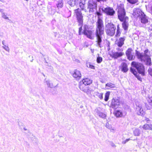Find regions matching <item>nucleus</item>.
<instances>
[{"label":"nucleus","instance_id":"nucleus-1","mask_svg":"<svg viewBox=\"0 0 152 152\" xmlns=\"http://www.w3.org/2000/svg\"><path fill=\"white\" fill-rule=\"evenodd\" d=\"M96 26L95 34L97 46L101 48L102 47L101 43L102 36L104 33V27L103 21L99 17L98 18Z\"/></svg>","mask_w":152,"mask_h":152},{"label":"nucleus","instance_id":"nucleus-2","mask_svg":"<svg viewBox=\"0 0 152 152\" xmlns=\"http://www.w3.org/2000/svg\"><path fill=\"white\" fill-rule=\"evenodd\" d=\"M118 16L119 20L121 21H123L122 23L123 28L124 30H127L129 26V18L125 17L126 12L123 4H120L118 7Z\"/></svg>","mask_w":152,"mask_h":152},{"label":"nucleus","instance_id":"nucleus-3","mask_svg":"<svg viewBox=\"0 0 152 152\" xmlns=\"http://www.w3.org/2000/svg\"><path fill=\"white\" fill-rule=\"evenodd\" d=\"M136 54L137 58L142 62H144L147 65H150L151 64L150 56V52L148 50H145L144 53H140L136 50Z\"/></svg>","mask_w":152,"mask_h":152},{"label":"nucleus","instance_id":"nucleus-4","mask_svg":"<svg viewBox=\"0 0 152 152\" xmlns=\"http://www.w3.org/2000/svg\"><path fill=\"white\" fill-rule=\"evenodd\" d=\"M82 26H81L79 28V34L81 35L83 33L88 38L91 39H93L94 37L92 36V32L89 29L88 26L87 25H85L83 27V32H81L82 30Z\"/></svg>","mask_w":152,"mask_h":152},{"label":"nucleus","instance_id":"nucleus-5","mask_svg":"<svg viewBox=\"0 0 152 152\" xmlns=\"http://www.w3.org/2000/svg\"><path fill=\"white\" fill-rule=\"evenodd\" d=\"M116 27L111 22L108 23L106 25L105 31L107 34L110 36H113L115 32Z\"/></svg>","mask_w":152,"mask_h":152},{"label":"nucleus","instance_id":"nucleus-6","mask_svg":"<svg viewBox=\"0 0 152 152\" xmlns=\"http://www.w3.org/2000/svg\"><path fill=\"white\" fill-rule=\"evenodd\" d=\"M131 65L137 69L139 73L143 75H144V68L143 65L142 64L137 62L133 61Z\"/></svg>","mask_w":152,"mask_h":152},{"label":"nucleus","instance_id":"nucleus-7","mask_svg":"<svg viewBox=\"0 0 152 152\" xmlns=\"http://www.w3.org/2000/svg\"><path fill=\"white\" fill-rule=\"evenodd\" d=\"M75 13L79 23V26L80 27L82 26L83 23V16L80 10L78 8L75 10Z\"/></svg>","mask_w":152,"mask_h":152},{"label":"nucleus","instance_id":"nucleus-8","mask_svg":"<svg viewBox=\"0 0 152 152\" xmlns=\"http://www.w3.org/2000/svg\"><path fill=\"white\" fill-rule=\"evenodd\" d=\"M79 87V88L84 92L89 95L93 92V91L91 88L86 86V85L83 84V83L80 82Z\"/></svg>","mask_w":152,"mask_h":152},{"label":"nucleus","instance_id":"nucleus-9","mask_svg":"<svg viewBox=\"0 0 152 152\" xmlns=\"http://www.w3.org/2000/svg\"><path fill=\"white\" fill-rule=\"evenodd\" d=\"M97 5L94 2L90 1H88L87 6V10L89 13L95 12L96 10Z\"/></svg>","mask_w":152,"mask_h":152},{"label":"nucleus","instance_id":"nucleus-10","mask_svg":"<svg viewBox=\"0 0 152 152\" xmlns=\"http://www.w3.org/2000/svg\"><path fill=\"white\" fill-rule=\"evenodd\" d=\"M103 12H104L107 15L110 16H113L115 14V11L112 7H107L106 8H103L102 9Z\"/></svg>","mask_w":152,"mask_h":152},{"label":"nucleus","instance_id":"nucleus-11","mask_svg":"<svg viewBox=\"0 0 152 152\" xmlns=\"http://www.w3.org/2000/svg\"><path fill=\"white\" fill-rule=\"evenodd\" d=\"M141 24L140 25L143 27H146V24L148 23V21L147 16L145 15L144 13L139 17Z\"/></svg>","mask_w":152,"mask_h":152},{"label":"nucleus","instance_id":"nucleus-12","mask_svg":"<svg viewBox=\"0 0 152 152\" xmlns=\"http://www.w3.org/2000/svg\"><path fill=\"white\" fill-rule=\"evenodd\" d=\"M135 104L136 106V111L137 114L139 115H142L143 113L142 108L143 103L140 102H137Z\"/></svg>","mask_w":152,"mask_h":152},{"label":"nucleus","instance_id":"nucleus-13","mask_svg":"<svg viewBox=\"0 0 152 152\" xmlns=\"http://www.w3.org/2000/svg\"><path fill=\"white\" fill-rule=\"evenodd\" d=\"M134 53L131 48H129L126 52V55L129 60H134L135 58Z\"/></svg>","mask_w":152,"mask_h":152},{"label":"nucleus","instance_id":"nucleus-14","mask_svg":"<svg viewBox=\"0 0 152 152\" xmlns=\"http://www.w3.org/2000/svg\"><path fill=\"white\" fill-rule=\"evenodd\" d=\"M147 102L145 104V107L148 110L152 108V96H149L147 98Z\"/></svg>","mask_w":152,"mask_h":152},{"label":"nucleus","instance_id":"nucleus-15","mask_svg":"<svg viewBox=\"0 0 152 152\" xmlns=\"http://www.w3.org/2000/svg\"><path fill=\"white\" fill-rule=\"evenodd\" d=\"M143 13L140 9L134 8L133 10V12L132 13V15L135 18L140 17V15L143 14Z\"/></svg>","mask_w":152,"mask_h":152},{"label":"nucleus","instance_id":"nucleus-16","mask_svg":"<svg viewBox=\"0 0 152 152\" xmlns=\"http://www.w3.org/2000/svg\"><path fill=\"white\" fill-rule=\"evenodd\" d=\"M121 102L117 99H112L111 104L113 107L116 108L121 104Z\"/></svg>","mask_w":152,"mask_h":152},{"label":"nucleus","instance_id":"nucleus-17","mask_svg":"<svg viewBox=\"0 0 152 152\" xmlns=\"http://www.w3.org/2000/svg\"><path fill=\"white\" fill-rule=\"evenodd\" d=\"M125 40L124 38L121 37L118 39H117L115 42V44L119 47H121L124 44V42Z\"/></svg>","mask_w":152,"mask_h":152},{"label":"nucleus","instance_id":"nucleus-18","mask_svg":"<svg viewBox=\"0 0 152 152\" xmlns=\"http://www.w3.org/2000/svg\"><path fill=\"white\" fill-rule=\"evenodd\" d=\"M121 67L122 71L124 72H126L129 70L127 65L126 63H122L121 65Z\"/></svg>","mask_w":152,"mask_h":152},{"label":"nucleus","instance_id":"nucleus-19","mask_svg":"<svg viewBox=\"0 0 152 152\" xmlns=\"http://www.w3.org/2000/svg\"><path fill=\"white\" fill-rule=\"evenodd\" d=\"M124 53L122 52H115L113 53L111 56L114 58H117L123 56Z\"/></svg>","mask_w":152,"mask_h":152},{"label":"nucleus","instance_id":"nucleus-20","mask_svg":"<svg viewBox=\"0 0 152 152\" xmlns=\"http://www.w3.org/2000/svg\"><path fill=\"white\" fill-rule=\"evenodd\" d=\"M81 73L77 69L75 70L74 73L73 74V77L79 79L81 77Z\"/></svg>","mask_w":152,"mask_h":152},{"label":"nucleus","instance_id":"nucleus-21","mask_svg":"<svg viewBox=\"0 0 152 152\" xmlns=\"http://www.w3.org/2000/svg\"><path fill=\"white\" fill-rule=\"evenodd\" d=\"M81 1L79 3V6L81 8V10L84 11L86 12H88L87 10L85 9V0H81Z\"/></svg>","mask_w":152,"mask_h":152},{"label":"nucleus","instance_id":"nucleus-22","mask_svg":"<svg viewBox=\"0 0 152 152\" xmlns=\"http://www.w3.org/2000/svg\"><path fill=\"white\" fill-rule=\"evenodd\" d=\"M80 82L83 83V84L86 85H88L92 83V80L88 78H86L83 79Z\"/></svg>","mask_w":152,"mask_h":152},{"label":"nucleus","instance_id":"nucleus-23","mask_svg":"<svg viewBox=\"0 0 152 152\" xmlns=\"http://www.w3.org/2000/svg\"><path fill=\"white\" fill-rule=\"evenodd\" d=\"M0 12L1 13L2 18L5 20H10L7 16V13L4 12V9L0 8Z\"/></svg>","mask_w":152,"mask_h":152},{"label":"nucleus","instance_id":"nucleus-24","mask_svg":"<svg viewBox=\"0 0 152 152\" xmlns=\"http://www.w3.org/2000/svg\"><path fill=\"white\" fill-rule=\"evenodd\" d=\"M130 71L139 80H140L141 78L137 76V72L134 68H133L132 67H131L130 69Z\"/></svg>","mask_w":152,"mask_h":152},{"label":"nucleus","instance_id":"nucleus-25","mask_svg":"<svg viewBox=\"0 0 152 152\" xmlns=\"http://www.w3.org/2000/svg\"><path fill=\"white\" fill-rule=\"evenodd\" d=\"M125 114V113H123L120 110H117L115 113V115L117 117H122Z\"/></svg>","mask_w":152,"mask_h":152},{"label":"nucleus","instance_id":"nucleus-26","mask_svg":"<svg viewBox=\"0 0 152 152\" xmlns=\"http://www.w3.org/2000/svg\"><path fill=\"white\" fill-rule=\"evenodd\" d=\"M142 128L143 129L145 130H152V124H145L143 126Z\"/></svg>","mask_w":152,"mask_h":152},{"label":"nucleus","instance_id":"nucleus-27","mask_svg":"<svg viewBox=\"0 0 152 152\" xmlns=\"http://www.w3.org/2000/svg\"><path fill=\"white\" fill-rule=\"evenodd\" d=\"M115 85L111 83H107L105 85V88L106 89H109L110 88H115Z\"/></svg>","mask_w":152,"mask_h":152},{"label":"nucleus","instance_id":"nucleus-28","mask_svg":"<svg viewBox=\"0 0 152 152\" xmlns=\"http://www.w3.org/2000/svg\"><path fill=\"white\" fill-rule=\"evenodd\" d=\"M66 2L71 6H74L75 4V0H66Z\"/></svg>","mask_w":152,"mask_h":152},{"label":"nucleus","instance_id":"nucleus-29","mask_svg":"<svg viewBox=\"0 0 152 152\" xmlns=\"http://www.w3.org/2000/svg\"><path fill=\"white\" fill-rule=\"evenodd\" d=\"M98 115L101 118H104L106 116V115L104 113L97 110L96 112Z\"/></svg>","mask_w":152,"mask_h":152},{"label":"nucleus","instance_id":"nucleus-30","mask_svg":"<svg viewBox=\"0 0 152 152\" xmlns=\"http://www.w3.org/2000/svg\"><path fill=\"white\" fill-rule=\"evenodd\" d=\"M135 136H139L140 133V130L138 129H135L133 132Z\"/></svg>","mask_w":152,"mask_h":152},{"label":"nucleus","instance_id":"nucleus-31","mask_svg":"<svg viewBox=\"0 0 152 152\" xmlns=\"http://www.w3.org/2000/svg\"><path fill=\"white\" fill-rule=\"evenodd\" d=\"M117 28L116 34L115 35V36L117 37L119 36L120 33V28L118 24L117 26Z\"/></svg>","mask_w":152,"mask_h":152},{"label":"nucleus","instance_id":"nucleus-32","mask_svg":"<svg viewBox=\"0 0 152 152\" xmlns=\"http://www.w3.org/2000/svg\"><path fill=\"white\" fill-rule=\"evenodd\" d=\"M110 94V92L109 91L106 93L104 98V100L105 101H107L108 100Z\"/></svg>","mask_w":152,"mask_h":152},{"label":"nucleus","instance_id":"nucleus-33","mask_svg":"<svg viewBox=\"0 0 152 152\" xmlns=\"http://www.w3.org/2000/svg\"><path fill=\"white\" fill-rule=\"evenodd\" d=\"M131 4H134L138 2V0H127Z\"/></svg>","mask_w":152,"mask_h":152},{"label":"nucleus","instance_id":"nucleus-34","mask_svg":"<svg viewBox=\"0 0 152 152\" xmlns=\"http://www.w3.org/2000/svg\"><path fill=\"white\" fill-rule=\"evenodd\" d=\"M46 83L48 87L52 88L53 87V85L52 83H50V81L49 80H46Z\"/></svg>","mask_w":152,"mask_h":152},{"label":"nucleus","instance_id":"nucleus-35","mask_svg":"<svg viewBox=\"0 0 152 152\" xmlns=\"http://www.w3.org/2000/svg\"><path fill=\"white\" fill-rule=\"evenodd\" d=\"M86 65L88 67L91 69H94L95 67L90 62H88L86 63Z\"/></svg>","mask_w":152,"mask_h":152},{"label":"nucleus","instance_id":"nucleus-36","mask_svg":"<svg viewBox=\"0 0 152 152\" xmlns=\"http://www.w3.org/2000/svg\"><path fill=\"white\" fill-rule=\"evenodd\" d=\"M63 5V1L62 0H61L59 1L57 6L58 8H61Z\"/></svg>","mask_w":152,"mask_h":152},{"label":"nucleus","instance_id":"nucleus-37","mask_svg":"<svg viewBox=\"0 0 152 152\" xmlns=\"http://www.w3.org/2000/svg\"><path fill=\"white\" fill-rule=\"evenodd\" d=\"M103 95L102 93H99L97 92L96 93V96L100 99H102L103 98Z\"/></svg>","mask_w":152,"mask_h":152},{"label":"nucleus","instance_id":"nucleus-38","mask_svg":"<svg viewBox=\"0 0 152 152\" xmlns=\"http://www.w3.org/2000/svg\"><path fill=\"white\" fill-rule=\"evenodd\" d=\"M102 61V58L101 57L98 56L97 57L96 59L97 62L98 63H101Z\"/></svg>","mask_w":152,"mask_h":152},{"label":"nucleus","instance_id":"nucleus-39","mask_svg":"<svg viewBox=\"0 0 152 152\" xmlns=\"http://www.w3.org/2000/svg\"><path fill=\"white\" fill-rule=\"evenodd\" d=\"M2 47L5 50L8 52H9L10 48H9L8 46L5 45L2 46Z\"/></svg>","mask_w":152,"mask_h":152},{"label":"nucleus","instance_id":"nucleus-40","mask_svg":"<svg viewBox=\"0 0 152 152\" xmlns=\"http://www.w3.org/2000/svg\"><path fill=\"white\" fill-rule=\"evenodd\" d=\"M148 71L149 74L152 77V69L149 68Z\"/></svg>","mask_w":152,"mask_h":152},{"label":"nucleus","instance_id":"nucleus-41","mask_svg":"<svg viewBox=\"0 0 152 152\" xmlns=\"http://www.w3.org/2000/svg\"><path fill=\"white\" fill-rule=\"evenodd\" d=\"M148 28L149 31H152V24H151L148 27V26L147 27Z\"/></svg>","mask_w":152,"mask_h":152},{"label":"nucleus","instance_id":"nucleus-42","mask_svg":"<svg viewBox=\"0 0 152 152\" xmlns=\"http://www.w3.org/2000/svg\"><path fill=\"white\" fill-rule=\"evenodd\" d=\"M145 121L147 123H148V121H150V120L149 119V118H146V117H145Z\"/></svg>","mask_w":152,"mask_h":152},{"label":"nucleus","instance_id":"nucleus-43","mask_svg":"<svg viewBox=\"0 0 152 152\" xmlns=\"http://www.w3.org/2000/svg\"><path fill=\"white\" fill-rule=\"evenodd\" d=\"M96 13L97 15H98L99 16L101 15V13L99 12H97Z\"/></svg>","mask_w":152,"mask_h":152},{"label":"nucleus","instance_id":"nucleus-44","mask_svg":"<svg viewBox=\"0 0 152 152\" xmlns=\"http://www.w3.org/2000/svg\"><path fill=\"white\" fill-rule=\"evenodd\" d=\"M149 8L150 9L151 11L152 12V6H150V5H149Z\"/></svg>","mask_w":152,"mask_h":152},{"label":"nucleus","instance_id":"nucleus-45","mask_svg":"<svg viewBox=\"0 0 152 152\" xmlns=\"http://www.w3.org/2000/svg\"><path fill=\"white\" fill-rule=\"evenodd\" d=\"M2 44L3 46L5 45V42L4 40H3L2 41Z\"/></svg>","mask_w":152,"mask_h":152},{"label":"nucleus","instance_id":"nucleus-46","mask_svg":"<svg viewBox=\"0 0 152 152\" xmlns=\"http://www.w3.org/2000/svg\"><path fill=\"white\" fill-rule=\"evenodd\" d=\"M130 140V139L129 138V139H126L125 140V141H126V142H128Z\"/></svg>","mask_w":152,"mask_h":152},{"label":"nucleus","instance_id":"nucleus-47","mask_svg":"<svg viewBox=\"0 0 152 152\" xmlns=\"http://www.w3.org/2000/svg\"><path fill=\"white\" fill-rule=\"evenodd\" d=\"M117 49L118 50H120V51H123V50H122V49H120L119 48H117Z\"/></svg>","mask_w":152,"mask_h":152},{"label":"nucleus","instance_id":"nucleus-48","mask_svg":"<svg viewBox=\"0 0 152 152\" xmlns=\"http://www.w3.org/2000/svg\"><path fill=\"white\" fill-rule=\"evenodd\" d=\"M126 143V142L125 140L123 141L122 142V143L123 144H125Z\"/></svg>","mask_w":152,"mask_h":152},{"label":"nucleus","instance_id":"nucleus-49","mask_svg":"<svg viewBox=\"0 0 152 152\" xmlns=\"http://www.w3.org/2000/svg\"><path fill=\"white\" fill-rule=\"evenodd\" d=\"M23 129L24 130H27V129L26 128H23Z\"/></svg>","mask_w":152,"mask_h":152},{"label":"nucleus","instance_id":"nucleus-50","mask_svg":"<svg viewBox=\"0 0 152 152\" xmlns=\"http://www.w3.org/2000/svg\"><path fill=\"white\" fill-rule=\"evenodd\" d=\"M50 9H49V12H50Z\"/></svg>","mask_w":152,"mask_h":152},{"label":"nucleus","instance_id":"nucleus-51","mask_svg":"<svg viewBox=\"0 0 152 152\" xmlns=\"http://www.w3.org/2000/svg\"><path fill=\"white\" fill-rule=\"evenodd\" d=\"M152 1V0H150V1L151 2V1Z\"/></svg>","mask_w":152,"mask_h":152},{"label":"nucleus","instance_id":"nucleus-52","mask_svg":"<svg viewBox=\"0 0 152 152\" xmlns=\"http://www.w3.org/2000/svg\"><path fill=\"white\" fill-rule=\"evenodd\" d=\"M107 127V128H109L108 127Z\"/></svg>","mask_w":152,"mask_h":152}]
</instances>
